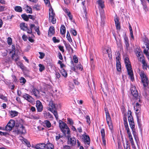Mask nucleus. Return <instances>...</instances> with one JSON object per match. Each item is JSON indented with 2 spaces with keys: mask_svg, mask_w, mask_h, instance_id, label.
<instances>
[{
  "mask_svg": "<svg viewBox=\"0 0 149 149\" xmlns=\"http://www.w3.org/2000/svg\"><path fill=\"white\" fill-rule=\"evenodd\" d=\"M124 149H127V148H130V146L128 144V142L127 141L126 142V145L125 146L124 144Z\"/></svg>",
  "mask_w": 149,
  "mask_h": 149,
  "instance_id": "0e129e2a",
  "label": "nucleus"
},
{
  "mask_svg": "<svg viewBox=\"0 0 149 149\" xmlns=\"http://www.w3.org/2000/svg\"><path fill=\"white\" fill-rule=\"evenodd\" d=\"M25 10L27 13L31 14L32 13L31 8L27 5L25 6Z\"/></svg>",
  "mask_w": 149,
  "mask_h": 149,
  "instance_id": "2f4dec72",
  "label": "nucleus"
},
{
  "mask_svg": "<svg viewBox=\"0 0 149 149\" xmlns=\"http://www.w3.org/2000/svg\"><path fill=\"white\" fill-rule=\"evenodd\" d=\"M73 60L74 62L75 63H77L78 62V61L77 57L76 56L74 55L73 56Z\"/></svg>",
  "mask_w": 149,
  "mask_h": 149,
  "instance_id": "13d9d810",
  "label": "nucleus"
},
{
  "mask_svg": "<svg viewBox=\"0 0 149 149\" xmlns=\"http://www.w3.org/2000/svg\"><path fill=\"white\" fill-rule=\"evenodd\" d=\"M20 83H22V84H24L26 82V79L23 77H21L19 79Z\"/></svg>",
  "mask_w": 149,
  "mask_h": 149,
  "instance_id": "de8ad7c7",
  "label": "nucleus"
},
{
  "mask_svg": "<svg viewBox=\"0 0 149 149\" xmlns=\"http://www.w3.org/2000/svg\"><path fill=\"white\" fill-rule=\"evenodd\" d=\"M86 122L89 125L90 124L91 120L90 118V117L88 116H87L86 118Z\"/></svg>",
  "mask_w": 149,
  "mask_h": 149,
  "instance_id": "052dcab7",
  "label": "nucleus"
},
{
  "mask_svg": "<svg viewBox=\"0 0 149 149\" xmlns=\"http://www.w3.org/2000/svg\"><path fill=\"white\" fill-rule=\"evenodd\" d=\"M64 45L67 49L69 50L70 49H71L72 51H73V49L71 48V46L68 43H66L65 42H64Z\"/></svg>",
  "mask_w": 149,
  "mask_h": 149,
  "instance_id": "4c0bfd02",
  "label": "nucleus"
},
{
  "mask_svg": "<svg viewBox=\"0 0 149 149\" xmlns=\"http://www.w3.org/2000/svg\"><path fill=\"white\" fill-rule=\"evenodd\" d=\"M130 126L132 130V134L135 139V141L138 145V141H139V138L136 132L135 128V124L134 121L129 122Z\"/></svg>",
  "mask_w": 149,
  "mask_h": 149,
  "instance_id": "7ed1b4c3",
  "label": "nucleus"
},
{
  "mask_svg": "<svg viewBox=\"0 0 149 149\" xmlns=\"http://www.w3.org/2000/svg\"><path fill=\"white\" fill-rule=\"evenodd\" d=\"M143 48L144 49L143 50L144 53L146 55H148V50L149 49V47H146L145 46H143Z\"/></svg>",
  "mask_w": 149,
  "mask_h": 149,
  "instance_id": "c03bdc74",
  "label": "nucleus"
},
{
  "mask_svg": "<svg viewBox=\"0 0 149 149\" xmlns=\"http://www.w3.org/2000/svg\"><path fill=\"white\" fill-rule=\"evenodd\" d=\"M124 38L125 41V49L127 51L129 50H130V47L128 38L126 36H125Z\"/></svg>",
  "mask_w": 149,
  "mask_h": 149,
  "instance_id": "a211bd4d",
  "label": "nucleus"
},
{
  "mask_svg": "<svg viewBox=\"0 0 149 149\" xmlns=\"http://www.w3.org/2000/svg\"><path fill=\"white\" fill-rule=\"evenodd\" d=\"M144 44L146 47H149V41L147 38H145L144 40Z\"/></svg>",
  "mask_w": 149,
  "mask_h": 149,
  "instance_id": "37998d69",
  "label": "nucleus"
},
{
  "mask_svg": "<svg viewBox=\"0 0 149 149\" xmlns=\"http://www.w3.org/2000/svg\"><path fill=\"white\" fill-rule=\"evenodd\" d=\"M45 146V143H39L36 145L35 148L36 149H43Z\"/></svg>",
  "mask_w": 149,
  "mask_h": 149,
  "instance_id": "412c9836",
  "label": "nucleus"
},
{
  "mask_svg": "<svg viewBox=\"0 0 149 149\" xmlns=\"http://www.w3.org/2000/svg\"><path fill=\"white\" fill-rule=\"evenodd\" d=\"M43 123L46 126L48 127L49 128L51 126V124L49 121L48 120H45L44 121Z\"/></svg>",
  "mask_w": 149,
  "mask_h": 149,
  "instance_id": "f704fd0d",
  "label": "nucleus"
},
{
  "mask_svg": "<svg viewBox=\"0 0 149 149\" xmlns=\"http://www.w3.org/2000/svg\"><path fill=\"white\" fill-rule=\"evenodd\" d=\"M129 29L130 30V35L132 37V38L133 39L134 38V37L133 35V32L132 31V27L130 25V24L129 23Z\"/></svg>",
  "mask_w": 149,
  "mask_h": 149,
  "instance_id": "ea45409f",
  "label": "nucleus"
},
{
  "mask_svg": "<svg viewBox=\"0 0 149 149\" xmlns=\"http://www.w3.org/2000/svg\"><path fill=\"white\" fill-rule=\"evenodd\" d=\"M55 33L54 29L52 26H50L49 28L48 34L50 36H52Z\"/></svg>",
  "mask_w": 149,
  "mask_h": 149,
  "instance_id": "4be33fe9",
  "label": "nucleus"
},
{
  "mask_svg": "<svg viewBox=\"0 0 149 149\" xmlns=\"http://www.w3.org/2000/svg\"><path fill=\"white\" fill-rule=\"evenodd\" d=\"M134 97H135V99L136 100V102H138L141 103V100L140 97V96L138 95V93L137 91H135L131 93Z\"/></svg>",
  "mask_w": 149,
  "mask_h": 149,
  "instance_id": "f3484780",
  "label": "nucleus"
},
{
  "mask_svg": "<svg viewBox=\"0 0 149 149\" xmlns=\"http://www.w3.org/2000/svg\"><path fill=\"white\" fill-rule=\"evenodd\" d=\"M15 46L14 45H13L11 49L10 50V53L12 54V58L14 60L16 63L18 61V60H19V57L18 56L15 54Z\"/></svg>",
  "mask_w": 149,
  "mask_h": 149,
  "instance_id": "20e7f679",
  "label": "nucleus"
},
{
  "mask_svg": "<svg viewBox=\"0 0 149 149\" xmlns=\"http://www.w3.org/2000/svg\"><path fill=\"white\" fill-rule=\"evenodd\" d=\"M106 50V52H107V53L108 54V55L109 56V57L110 55L111 56V49L110 48H108V49H104V50Z\"/></svg>",
  "mask_w": 149,
  "mask_h": 149,
  "instance_id": "3c124183",
  "label": "nucleus"
},
{
  "mask_svg": "<svg viewBox=\"0 0 149 149\" xmlns=\"http://www.w3.org/2000/svg\"><path fill=\"white\" fill-rule=\"evenodd\" d=\"M60 32L63 35H64L66 32V29L65 26L62 25L61 26L60 28Z\"/></svg>",
  "mask_w": 149,
  "mask_h": 149,
  "instance_id": "c756f323",
  "label": "nucleus"
},
{
  "mask_svg": "<svg viewBox=\"0 0 149 149\" xmlns=\"http://www.w3.org/2000/svg\"><path fill=\"white\" fill-rule=\"evenodd\" d=\"M58 48L60 51H62V52H64V50L63 49V47L61 45H60L58 46Z\"/></svg>",
  "mask_w": 149,
  "mask_h": 149,
  "instance_id": "338daca9",
  "label": "nucleus"
},
{
  "mask_svg": "<svg viewBox=\"0 0 149 149\" xmlns=\"http://www.w3.org/2000/svg\"><path fill=\"white\" fill-rule=\"evenodd\" d=\"M53 41L54 42H59V40L56 39V37H54L52 38Z\"/></svg>",
  "mask_w": 149,
  "mask_h": 149,
  "instance_id": "69168bd1",
  "label": "nucleus"
},
{
  "mask_svg": "<svg viewBox=\"0 0 149 149\" xmlns=\"http://www.w3.org/2000/svg\"><path fill=\"white\" fill-rule=\"evenodd\" d=\"M34 29L35 31L37 32L38 34V35H40V31L39 27H35Z\"/></svg>",
  "mask_w": 149,
  "mask_h": 149,
  "instance_id": "bf43d9fd",
  "label": "nucleus"
},
{
  "mask_svg": "<svg viewBox=\"0 0 149 149\" xmlns=\"http://www.w3.org/2000/svg\"><path fill=\"white\" fill-rule=\"evenodd\" d=\"M124 61L128 74L131 80L133 81L134 80V74L132 69L131 67L129 59L128 57H125L124 58Z\"/></svg>",
  "mask_w": 149,
  "mask_h": 149,
  "instance_id": "f257e3e1",
  "label": "nucleus"
},
{
  "mask_svg": "<svg viewBox=\"0 0 149 149\" xmlns=\"http://www.w3.org/2000/svg\"><path fill=\"white\" fill-rule=\"evenodd\" d=\"M125 130H126L128 135L131 134V132L129 127L128 126L125 127Z\"/></svg>",
  "mask_w": 149,
  "mask_h": 149,
  "instance_id": "603ef678",
  "label": "nucleus"
},
{
  "mask_svg": "<svg viewBox=\"0 0 149 149\" xmlns=\"http://www.w3.org/2000/svg\"><path fill=\"white\" fill-rule=\"evenodd\" d=\"M22 140V141L23 143L25 144L28 147H31V145L30 143L26 139L24 138H23Z\"/></svg>",
  "mask_w": 149,
  "mask_h": 149,
  "instance_id": "c85d7f7f",
  "label": "nucleus"
},
{
  "mask_svg": "<svg viewBox=\"0 0 149 149\" xmlns=\"http://www.w3.org/2000/svg\"><path fill=\"white\" fill-rule=\"evenodd\" d=\"M130 90L131 93L133 92L134 91H137L135 87L133 86H131Z\"/></svg>",
  "mask_w": 149,
  "mask_h": 149,
  "instance_id": "e2e57ef3",
  "label": "nucleus"
},
{
  "mask_svg": "<svg viewBox=\"0 0 149 149\" xmlns=\"http://www.w3.org/2000/svg\"><path fill=\"white\" fill-rule=\"evenodd\" d=\"M26 132L24 127L22 125L18 127L17 128V133L19 134H24Z\"/></svg>",
  "mask_w": 149,
  "mask_h": 149,
  "instance_id": "dca6fc26",
  "label": "nucleus"
},
{
  "mask_svg": "<svg viewBox=\"0 0 149 149\" xmlns=\"http://www.w3.org/2000/svg\"><path fill=\"white\" fill-rule=\"evenodd\" d=\"M128 120L129 122L134 121L132 115V112L131 110L128 111Z\"/></svg>",
  "mask_w": 149,
  "mask_h": 149,
  "instance_id": "b1692460",
  "label": "nucleus"
},
{
  "mask_svg": "<svg viewBox=\"0 0 149 149\" xmlns=\"http://www.w3.org/2000/svg\"><path fill=\"white\" fill-rule=\"evenodd\" d=\"M142 64V66L144 69L146 70L148 66L146 61L145 60L141 62Z\"/></svg>",
  "mask_w": 149,
  "mask_h": 149,
  "instance_id": "e433bc0d",
  "label": "nucleus"
},
{
  "mask_svg": "<svg viewBox=\"0 0 149 149\" xmlns=\"http://www.w3.org/2000/svg\"><path fill=\"white\" fill-rule=\"evenodd\" d=\"M117 56L116 57V68L118 71H120L121 70V65L120 63V54L119 53H117Z\"/></svg>",
  "mask_w": 149,
  "mask_h": 149,
  "instance_id": "f8f14e48",
  "label": "nucleus"
},
{
  "mask_svg": "<svg viewBox=\"0 0 149 149\" xmlns=\"http://www.w3.org/2000/svg\"><path fill=\"white\" fill-rule=\"evenodd\" d=\"M66 38L68 41L70 42H72V39L70 37V35L68 31L67 32Z\"/></svg>",
  "mask_w": 149,
  "mask_h": 149,
  "instance_id": "a19ab883",
  "label": "nucleus"
},
{
  "mask_svg": "<svg viewBox=\"0 0 149 149\" xmlns=\"http://www.w3.org/2000/svg\"><path fill=\"white\" fill-rule=\"evenodd\" d=\"M10 116L11 118H13L17 116L18 113L15 111H9Z\"/></svg>",
  "mask_w": 149,
  "mask_h": 149,
  "instance_id": "5701e85b",
  "label": "nucleus"
},
{
  "mask_svg": "<svg viewBox=\"0 0 149 149\" xmlns=\"http://www.w3.org/2000/svg\"><path fill=\"white\" fill-rule=\"evenodd\" d=\"M22 18L25 21H28V15L25 14H23L21 15Z\"/></svg>",
  "mask_w": 149,
  "mask_h": 149,
  "instance_id": "09e8293b",
  "label": "nucleus"
},
{
  "mask_svg": "<svg viewBox=\"0 0 149 149\" xmlns=\"http://www.w3.org/2000/svg\"><path fill=\"white\" fill-rule=\"evenodd\" d=\"M31 93L32 94H33L36 97H37L39 93V91L36 89L33 88L32 90Z\"/></svg>",
  "mask_w": 149,
  "mask_h": 149,
  "instance_id": "7c9ffc66",
  "label": "nucleus"
},
{
  "mask_svg": "<svg viewBox=\"0 0 149 149\" xmlns=\"http://www.w3.org/2000/svg\"><path fill=\"white\" fill-rule=\"evenodd\" d=\"M97 3L99 9L100 13L101 15H103L104 13V8L105 7L103 0H98L97 1Z\"/></svg>",
  "mask_w": 149,
  "mask_h": 149,
  "instance_id": "6e6552de",
  "label": "nucleus"
},
{
  "mask_svg": "<svg viewBox=\"0 0 149 149\" xmlns=\"http://www.w3.org/2000/svg\"><path fill=\"white\" fill-rule=\"evenodd\" d=\"M128 137L129 138V140L130 142L131 146L135 145L134 142L132 135V134H130L128 135Z\"/></svg>",
  "mask_w": 149,
  "mask_h": 149,
  "instance_id": "473e14b6",
  "label": "nucleus"
},
{
  "mask_svg": "<svg viewBox=\"0 0 149 149\" xmlns=\"http://www.w3.org/2000/svg\"><path fill=\"white\" fill-rule=\"evenodd\" d=\"M49 20L50 22L51 21L53 24H54L56 22L55 14L54 12V11L52 8L49 9Z\"/></svg>",
  "mask_w": 149,
  "mask_h": 149,
  "instance_id": "423d86ee",
  "label": "nucleus"
},
{
  "mask_svg": "<svg viewBox=\"0 0 149 149\" xmlns=\"http://www.w3.org/2000/svg\"><path fill=\"white\" fill-rule=\"evenodd\" d=\"M100 133L101 134L102 137H105V130L104 129L102 128L101 129Z\"/></svg>",
  "mask_w": 149,
  "mask_h": 149,
  "instance_id": "8fccbe9b",
  "label": "nucleus"
},
{
  "mask_svg": "<svg viewBox=\"0 0 149 149\" xmlns=\"http://www.w3.org/2000/svg\"><path fill=\"white\" fill-rule=\"evenodd\" d=\"M7 42L9 45H10L12 44V40L10 37H8L7 39Z\"/></svg>",
  "mask_w": 149,
  "mask_h": 149,
  "instance_id": "680f3d73",
  "label": "nucleus"
},
{
  "mask_svg": "<svg viewBox=\"0 0 149 149\" xmlns=\"http://www.w3.org/2000/svg\"><path fill=\"white\" fill-rule=\"evenodd\" d=\"M36 107L38 112H41L43 110V107L41 102L39 100L36 101Z\"/></svg>",
  "mask_w": 149,
  "mask_h": 149,
  "instance_id": "ddd939ff",
  "label": "nucleus"
},
{
  "mask_svg": "<svg viewBox=\"0 0 149 149\" xmlns=\"http://www.w3.org/2000/svg\"><path fill=\"white\" fill-rule=\"evenodd\" d=\"M61 73L63 76L65 77L67 76L68 74L66 71L63 69H62L61 70Z\"/></svg>",
  "mask_w": 149,
  "mask_h": 149,
  "instance_id": "c9c22d12",
  "label": "nucleus"
},
{
  "mask_svg": "<svg viewBox=\"0 0 149 149\" xmlns=\"http://www.w3.org/2000/svg\"><path fill=\"white\" fill-rule=\"evenodd\" d=\"M59 126L61 131H63V132L65 131L64 130V129L68 130V127L67 124L62 121H59Z\"/></svg>",
  "mask_w": 149,
  "mask_h": 149,
  "instance_id": "4468645a",
  "label": "nucleus"
},
{
  "mask_svg": "<svg viewBox=\"0 0 149 149\" xmlns=\"http://www.w3.org/2000/svg\"><path fill=\"white\" fill-rule=\"evenodd\" d=\"M68 123L69 124L70 126L73 125L74 122L70 118H68Z\"/></svg>",
  "mask_w": 149,
  "mask_h": 149,
  "instance_id": "864d4df0",
  "label": "nucleus"
},
{
  "mask_svg": "<svg viewBox=\"0 0 149 149\" xmlns=\"http://www.w3.org/2000/svg\"><path fill=\"white\" fill-rule=\"evenodd\" d=\"M105 111L106 114V120L107 123L109 125V128L110 130H112L113 129V126L112 123L111 118L110 114L108 110L105 109Z\"/></svg>",
  "mask_w": 149,
  "mask_h": 149,
  "instance_id": "0eeeda50",
  "label": "nucleus"
},
{
  "mask_svg": "<svg viewBox=\"0 0 149 149\" xmlns=\"http://www.w3.org/2000/svg\"><path fill=\"white\" fill-rule=\"evenodd\" d=\"M39 71L40 72H42L45 69V66L42 64H40L39 65Z\"/></svg>",
  "mask_w": 149,
  "mask_h": 149,
  "instance_id": "49530a36",
  "label": "nucleus"
},
{
  "mask_svg": "<svg viewBox=\"0 0 149 149\" xmlns=\"http://www.w3.org/2000/svg\"><path fill=\"white\" fill-rule=\"evenodd\" d=\"M68 139L67 143L69 145L72 146H74L76 143V139L74 137H71L70 134L65 137Z\"/></svg>",
  "mask_w": 149,
  "mask_h": 149,
  "instance_id": "9d476101",
  "label": "nucleus"
},
{
  "mask_svg": "<svg viewBox=\"0 0 149 149\" xmlns=\"http://www.w3.org/2000/svg\"><path fill=\"white\" fill-rule=\"evenodd\" d=\"M54 148V146L51 143H47L45 144V149H53Z\"/></svg>",
  "mask_w": 149,
  "mask_h": 149,
  "instance_id": "bb28decb",
  "label": "nucleus"
},
{
  "mask_svg": "<svg viewBox=\"0 0 149 149\" xmlns=\"http://www.w3.org/2000/svg\"><path fill=\"white\" fill-rule=\"evenodd\" d=\"M70 32L74 36H76L77 35V32L76 31L73 29H71L70 30Z\"/></svg>",
  "mask_w": 149,
  "mask_h": 149,
  "instance_id": "5fc2aeb1",
  "label": "nucleus"
},
{
  "mask_svg": "<svg viewBox=\"0 0 149 149\" xmlns=\"http://www.w3.org/2000/svg\"><path fill=\"white\" fill-rule=\"evenodd\" d=\"M15 11L19 12H22V8L20 6H16L15 8Z\"/></svg>",
  "mask_w": 149,
  "mask_h": 149,
  "instance_id": "58836bf2",
  "label": "nucleus"
},
{
  "mask_svg": "<svg viewBox=\"0 0 149 149\" xmlns=\"http://www.w3.org/2000/svg\"><path fill=\"white\" fill-rule=\"evenodd\" d=\"M68 130L64 129V130L65 131L63 132V131H61L65 137L70 134V129L68 127Z\"/></svg>",
  "mask_w": 149,
  "mask_h": 149,
  "instance_id": "cd10ccee",
  "label": "nucleus"
},
{
  "mask_svg": "<svg viewBox=\"0 0 149 149\" xmlns=\"http://www.w3.org/2000/svg\"><path fill=\"white\" fill-rule=\"evenodd\" d=\"M82 138L84 139L85 142L87 144H89L90 143V139L89 136L86 135H82Z\"/></svg>",
  "mask_w": 149,
  "mask_h": 149,
  "instance_id": "6ab92c4d",
  "label": "nucleus"
},
{
  "mask_svg": "<svg viewBox=\"0 0 149 149\" xmlns=\"http://www.w3.org/2000/svg\"><path fill=\"white\" fill-rule=\"evenodd\" d=\"M136 102H137L135 104L134 106V109L135 111L136 115L137 117L138 124H139V122L138 115L141 110V105L139 103L138 101Z\"/></svg>",
  "mask_w": 149,
  "mask_h": 149,
  "instance_id": "1a4fd4ad",
  "label": "nucleus"
},
{
  "mask_svg": "<svg viewBox=\"0 0 149 149\" xmlns=\"http://www.w3.org/2000/svg\"><path fill=\"white\" fill-rule=\"evenodd\" d=\"M23 97L31 103L33 102L34 100V99L31 96L26 93H25L23 95Z\"/></svg>",
  "mask_w": 149,
  "mask_h": 149,
  "instance_id": "2eb2a0df",
  "label": "nucleus"
},
{
  "mask_svg": "<svg viewBox=\"0 0 149 149\" xmlns=\"http://www.w3.org/2000/svg\"><path fill=\"white\" fill-rule=\"evenodd\" d=\"M49 111H51L52 110L56 108V105L52 101H50L49 102Z\"/></svg>",
  "mask_w": 149,
  "mask_h": 149,
  "instance_id": "aec40b11",
  "label": "nucleus"
},
{
  "mask_svg": "<svg viewBox=\"0 0 149 149\" xmlns=\"http://www.w3.org/2000/svg\"><path fill=\"white\" fill-rule=\"evenodd\" d=\"M135 52L138 58V60L141 62L145 60L144 56L142 52L141 51L140 48H137L135 49Z\"/></svg>",
  "mask_w": 149,
  "mask_h": 149,
  "instance_id": "39448f33",
  "label": "nucleus"
},
{
  "mask_svg": "<svg viewBox=\"0 0 149 149\" xmlns=\"http://www.w3.org/2000/svg\"><path fill=\"white\" fill-rule=\"evenodd\" d=\"M16 63L18 67H19L22 70H23L24 69V65L21 62L18 61L16 62Z\"/></svg>",
  "mask_w": 149,
  "mask_h": 149,
  "instance_id": "72a5a7b5",
  "label": "nucleus"
},
{
  "mask_svg": "<svg viewBox=\"0 0 149 149\" xmlns=\"http://www.w3.org/2000/svg\"><path fill=\"white\" fill-rule=\"evenodd\" d=\"M139 74L144 87H147L149 84V81L146 75L144 72L142 71L139 72Z\"/></svg>",
  "mask_w": 149,
  "mask_h": 149,
  "instance_id": "f03ea898",
  "label": "nucleus"
},
{
  "mask_svg": "<svg viewBox=\"0 0 149 149\" xmlns=\"http://www.w3.org/2000/svg\"><path fill=\"white\" fill-rule=\"evenodd\" d=\"M51 111L54 114L56 119H58V116L56 111L54 109L52 110L51 111Z\"/></svg>",
  "mask_w": 149,
  "mask_h": 149,
  "instance_id": "a18cd8bd",
  "label": "nucleus"
},
{
  "mask_svg": "<svg viewBox=\"0 0 149 149\" xmlns=\"http://www.w3.org/2000/svg\"><path fill=\"white\" fill-rule=\"evenodd\" d=\"M62 149H70V146L67 145L64 146Z\"/></svg>",
  "mask_w": 149,
  "mask_h": 149,
  "instance_id": "774afa93",
  "label": "nucleus"
},
{
  "mask_svg": "<svg viewBox=\"0 0 149 149\" xmlns=\"http://www.w3.org/2000/svg\"><path fill=\"white\" fill-rule=\"evenodd\" d=\"M20 26L21 29L23 31L26 30L27 29V25L25 23H22L20 24Z\"/></svg>",
  "mask_w": 149,
  "mask_h": 149,
  "instance_id": "a878e982",
  "label": "nucleus"
},
{
  "mask_svg": "<svg viewBox=\"0 0 149 149\" xmlns=\"http://www.w3.org/2000/svg\"><path fill=\"white\" fill-rule=\"evenodd\" d=\"M15 125V122L14 120H11L7 124L5 127L6 130L10 131Z\"/></svg>",
  "mask_w": 149,
  "mask_h": 149,
  "instance_id": "9b49d317",
  "label": "nucleus"
},
{
  "mask_svg": "<svg viewBox=\"0 0 149 149\" xmlns=\"http://www.w3.org/2000/svg\"><path fill=\"white\" fill-rule=\"evenodd\" d=\"M62 137V136L60 134H58L56 137V141L62 142V141L61 139H60Z\"/></svg>",
  "mask_w": 149,
  "mask_h": 149,
  "instance_id": "79ce46f5",
  "label": "nucleus"
},
{
  "mask_svg": "<svg viewBox=\"0 0 149 149\" xmlns=\"http://www.w3.org/2000/svg\"><path fill=\"white\" fill-rule=\"evenodd\" d=\"M39 53L40 55L39 58L41 59H42L45 56V54L44 53L40 52H39Z\"/></svg>",
  "mask_w": 149,
  "mask_h": 149,
  "instance_id": "6e6d98bb",
  "label": "nucleus"
},
{
  "mask_svg": "<svg viewBox=\"0 0 149 149\" xmlns=\"http://www.w3.org/2000/svg\"><path fill=\"white\" fill-rule=\"evenodd\" d=\"M116 27L117 29H120V26L119 19L117 17H116L114 19Z\"/></svg>",
  "mask_w": 149,
  "mask_h": 149,
  "instance_id": "393cba45",
  "label": "nucleus"
},
{
  "mask_svg": "<svg viewBox=\"0 0 149 149\" xmlns=\"http://www.w3.org/2000/svg\"><path fill=\"white\" fill-rule=\"evenodd\" d=\"M33 8L34 9H35L37 10H39L40 9V6L37 4L34 5L33 6Z\"/></svg>",
  "mask_w": 149,
  "mask_h": 149,
  "instance_id": "4d7b16f0",
  "label": "nucleus"
}]
</instances>
